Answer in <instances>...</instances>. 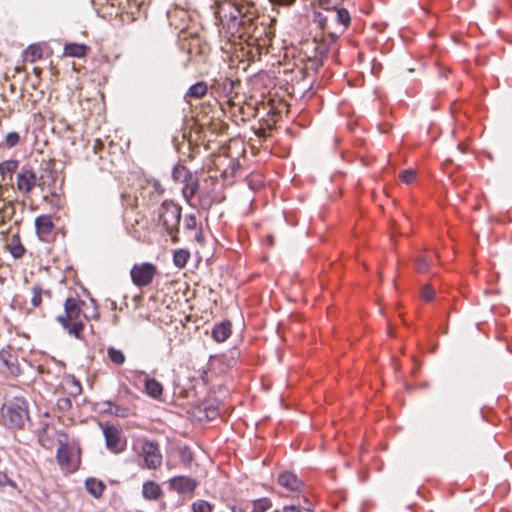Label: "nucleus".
Segmentation results:
<instances>
[{
	"mask_svg": "<svg viewBox=\"0 0 512 512\" xmlns=\"http://www.w3.org/2000/svg\"><path fill=\"white\" fill-rule=\"evenodd\" d=\"M80 304L82 302L76 298H67L64 303V313L57 317V321L70 335L81 340L84 321L87 317L82 312Z\"/></svg>",
	"mask_w": 512,
	"mask_h": 512,
	"instance_id": "nucleus-1",
	"label": "nucleus"
},
{
	"mask_svg": "<svg viewBox=\"0 0 512 512\" xmlns=\"http://www.w3.org/2000/svg\"><path fill=\"white\" fill-rule=\"evenodd\" d=\"M4 425L10 429L23 430L30 420L28 402L23 397H14L2 407Z\"/></svg>",
	"mask_w": 512,
	"mask_h": 512,
	"instance_id": "nucleus-2",
	"label": "nucleus"
},
{
	"mask_svg": "<svg viewBox=\"0 0 512 512\" xmlns=\"http://www.w3.org/2000/svg\"><path fill=\"white\" fill-rule=\"evenodd\" d=\"M299 61L303 66L298 67L296 70H292V73H295L296 78H299V80H304L309 71L317 72L323 65L317 52L316 40L307 39L301 44Z\"/></svg>",
	"mask_w": 512,
	"mask_h": 512,
	"instance_id": "nucleus-3",
	"label": "nucleus"
},
{
	"mask_svg": "<svg viewBox=\"0 0 512 512\" xmlns=\"http://www.w3.org/2000/svg\"><path fill=\"white\" fill-rule=\"evenodd\" d=\"M181 207L173 201L165 200L162 202L158 211V221L165 228L168 235L171 236L173 243L179 241L178 232L181 220Z\"/></svg>",
	"mask_w": 512,
	"mask_h": 512,
	"instance_id": "nucleus-4",
	"label": "nucleus"
},
{
	"mask_svg": "<svg viewBox=\"0 0 512 512\" xmlns=\"http://www.w3.org/2000/svg\"><path fill=\"white\" fill-rule=\"evenodd\" d=\"M225 6H228L233 11L230 12L229 20L233 23V25H238L241 28V34H250L253 32L254 19L247 15H242L241 11L231 6L230 4H221L218 7L216 14L219 15L220 19L227 18V14L225 13Z\"/></svg>",
	"mask_w": 512,
	"mask_h": 512,
	"instance_id": "nucleus-5",
	"label": "nucleus"
},
{
	"mask_svg": "<svg viewBox=\"0 0 512 512\" xmlns=\"http://www.w3.org/2000/svg\"><path fill=\"white\" fill-rule=\"evenodd\" d=\"M157 268L152 263L134 264L131 271L132 282L138 287L148 286L154 279Z\"/></svg>",
	"mask_w": 512,
	"mask_h": 512,
	"instance_id": "nucleus-6",
	"label": "nucleus"
},
{
	"mask_svg": "<svg viewBox=\"0 0 512 512\" xmlns=\"http://www.w3.org/2000/svg\"><path fill=\"white\" fill-rule=\"evenodd\" d=\"M103 435L107 448L113 453H120L126 447V440L122 438V431L114 425H104Z\"/></svg>",
	"mask_w": 512,
	"mask_h": 512,
	"instance_id": "nucleus-7",
	"label": "nucleus"
},
{
	"mask_svg": "<svg viewBox=\"0 0 512 512\" xmlns=\"http://www.w3.org/2000/svg\"><path fill=\"white\" fill-rule=\"evenodd\" d=\"M17 189L24 194H29L36 186H40L36 173L29 166H23L17 174Z\"/></svg>",
	"mask_w": 512,
	"mask_h": 512,
	"instance_id": "nucleus-8",
	"label": "nucleus"
},
{
	"mask_svg": "<svg viewBox=\"0 0 512 512\" xmlns=\"http://www.w3.org/2000/svg\"><path fill=\"white\" fill-rule=\"evenodd\" d=\"M0 371L13 377H18L21 374L18 358L10 350H0Z\"/></svg>",
	"mask_w": 512,
	"mask_h": 512,
	"instance_id": "nucleus-9",
	"label": "nucleus"
},
{
	"mask_svg": "<svg viewBox=\"0 0 512 512\" xmlns=\"http://www.w3.org/2000/svg\"><path fill=\"white\" fill-rule=\"evenodd\" d=\"M142 454L145 466L148 469H157L162 464V455L157 443L144 441L142 445Z\"/></svg>",
	"mask_w": 512,
	"mask_h": 512,
	"instance_id": "nucleus-10",
	"label": "nucleus"
},
{
	"mask_svg": "<svg viewBox=\"0 0 512 512\" xmlns=\"http://www.w3.org/2000/svg\"><path fill=\"white\" fill-rule=\"evenodd\" d=\"M338 34L336 31H329L327 34L315 35L313 40L317 41V52L322 63L329 51L336 45Z\"/></svg>",
	"mask_w": 512,
	"mask_h": 512,
	"instance_id": "nucleus-11",
	"label": "nucleus"
},
{
	"mask_svg": "<svg viewBox=\"0 0 512 512\" xmlns=\"http://www.w3.org/2000/svg\"><path fill=\"white\" fill-rule=\"evenodd\" d=\"M34 225L36 234L41 241H44L46 236L51 234L55 227L52 218L49 215H40L36 217Z\"/></svg>",
	"mask_w": 512,
	"mask_h": 512,
	"instance_id": "nucleus-12",
	"label": "nucleus"
},
{
	"mask_svg": "<svg viewBox=\"0 0 512 512\" xmlns=\"http://www.w3.org/2000/svg\"><path fill=\"white\" fill-rule=\"evenodd\" d=\"M170 487L179 493H186L194 491L197 483L190 477L176 476L170 480Z\"/></svg>",
	"mask_w": 512,
	"mask_h": 512,
	"instance_id": "nucleus-13",
	"label": "nucleus"
},
{
	"mask_svg": "<svg viewBox=\"0 0 512 512\" xmlns=\"http://www.w3.org/2000/svg\"><path fill=\"white\" fill-rule=\"evenodd\" d=\"M327 13H330V22L341 26L340 33H343L351 21L349 12L344 8L336 7L328 10Z\"/></svg>",
	"mask_w": 512,
	"mask_h": 512,
	"instance_id": "nucleus-14",
	"label": "nucleus"
},
{
	"mask_svg": "<svg viewBox=\"0 0 512 512\" xmlns=\"http://www.w3.org/2000/svg\"><path fill=\"white\" fill-rule=\"evenodd\" d=\"M278 483L290 491H300L303 482L291 472H283L278 476Z\"/></svg>",
	"mask_w": 512,
	"mask_h": 512,
	"instance_id": "nucleus-15",
	"label": "nucleus"
},
{
	"mask_svg": "<svg viewBox=\"0 0 512 512\" xmlns=\"http://www.w3.org/2000/svg\"><path fill=\"white\" fill-rule=\"evenodd\" d=\"M19 162L15 159L6 160L0 163V182H11L13 174L18 169Z\"/></svg>",
	"mask_w": 512,
	"mask_h": 512,
	"instance_id": "nucleus-16",
	"label": "nucleus"
},
{
	"mask_svg": "<svg viewBox=\"0 0 512 512\" xmlns=\"http://www.w3.org/2000/svg\"><path fill=\"white\" fill-rule=\"evenodd\" d=\"M208 91V85L204 81H199L192 86L189 87L187 92L184 95V99L189 102L190 99H201L203 98Z\"/></svg>",
	"mask_w": 512,
	"mask_h": 512,
	"instance_id": "nucleus-17",
	"label": "nucleus"
},
{
	"mask_svg": "<svg viewBox=\"0 0 512 512\" xmlns=\"http://www.w3.org/2000/svg\"><path fill=\"white\" fill-rule=\"evenodd\" d=\"M231 335V323L229 321L215 325L212 337L217 342H224Z\"/></svg>",
	"mask_w": 512,
	"mask_h": 512,
	"instance_id": "nucleus-18",
	"label": "nucleus"
},
{
	"mask_svg": "<svg viewBox=\"0 0 512 512\" xmlns=\"http://www.w3.org/2000/svg\"><path fill=\"white\" fill-rule=\"evenodd\" d=\"M142 495L147 500H157L162 495V490L154 481H147L143 484Z\"/></svg>",
	"mask_w": 512,
	"mask_h": 512,
	"instance_id": "nucleus-19",
	"label": "nucleus"
},
{
	"mask_svg": "<svg viewBox=\"0 0 512 512\" xmlns=\"http://www.w3.org/2000/svg\"><path fill=\"white\" fill-rule=\"evenodd\" d=\"M89 51V47L85 44L68 43L64 46V55L70 57H83Z\"/></svg>",
	"mask_w": 512,
	"mask_h": 512,
	"instance_id": "nucleus-20",
	"label": "nucleus"
},
{
	"mask_svg": "<svg viewBox=\"0 0 512 512\" xmlns=\"http://www.w3.org/2000/svg\"><path fill=\"white\" fill-rule=\"evenodd\" d=\"M145 392L152 398H159L163 393L162 384L154 378L145 381Z\"/></svg>",
	"mask_w": 512,
	"mask_h": 512,
	"instance_id": "nucleus-21",
	"label": "nucleus"
},
{
	"mask_svg": "<svg viewBox=\"0 0 512 512\" xmlns=\"http://www.w3.org/2000/svg\"><path fill=\"white\" fill-rule=\"evenodd\" d=\"M86 490L95 498H99L105 488L102 481H98L94 478H89L85 481Z\"/></svg>",
	"mask_w": 512,
	"mask_h": 512,
	"instance_id": "nucleus-22",
	"label": "nucleus"
},
{
	"mask_svg": "<svg viewBox=\"0 0 512 512\" xmlns=\"http://www.w3.org/2000/svg\"><path fill=\"white\" fill-rule=\"evenodd\" d=\"M56 458L61 467L70 465V449L66 444H60L57 449Z\"/></svg>",
	"mask_w": 512,
	"mask_h": 512,
	"instance_id": "nucleus-23",
	"label": "nucleus"
},
{
	"mask_svg": "<svg viewBox=\"0 0 512 512\" xmlns=\"http://www.w3.org/2000/svg\"><path fill=\"white\" fill-rule=\"evenodd\" d=\"M190 253L186 249H178L174 252L173 262L178 268H184L189 260Z\"/></svg>",
	"mask_w": 512,
	"mask_h": 512,
	"instance_id": "nucleus-24",
	"label": "nucleus"
},
{
	"mask_svg": "<svg viewBox=\"0 0 512 512\" xmlns=\"http://www.w3.org/2000/svg\"><path fill=\"white\" fill-rule=\"evenodd\" d=\"M315 21L322 30L321 34H327L329 31H332L331 26L333 23L330 22V13H327V15L321 13L315 14Z\"/></svg>",
	"mask_w": 512,
	"mask_h": 512,
	"instance_id": "nucleus-25",
	"label": "nucleus"
},
{
	"mask_svg": "<svg viewBox=\"0 0 512 512\" xmlns=\"http://www.w3.org/2000/svg\"><path fill=\"white\" fill-rule=\"evenodd\" d=\"M43 55L42 48L39 45H30L25 50V59L29 62H35L40 59Z\"/></svg>",
	"mask_w": 512,
	"mask_h": 512,
	"instance_id": "nucleus-26",
	"label": "nucleus"
},
{
	"mask_svg": "<svg viewBox=\"0 0 512 512\" xmlns=\"http://www.w3.org/2000/svg\"><path fill=\"white\" fill-rule=\"evenodd\" d=\"M107 354L110 361L116 365H122L126 360L124 353L121 350L116 349L112 346L108 347Z\"/></svg>",
	"mask_w": 512,
	"mask_h": 512,
	"instance_id": "nucleus-27",
	"label": "nucleus"
},
{
	"mask_svg": "<svg viewBox=\"0 0 512 512\" xmlns=\"http://www.w3.org/2000/svg\"><path fill=\"white\" fill-rule=\"evenodd\" d=\"M14 241H16V243H13V245L11 246V248H10V253H11V255H12L15 259H19V258H21V257L24 255V253H25L26 249H25V247L21 244L20 239H19V237H18V236H16V237H14V238H13V242H14Z\"/></svg>",
	"mask_w": 512,
	"mask_h": 512,
	"instance_id": "nucleus-28",
	"label": "nucleus"
},
{
	"mask_svg": "<svg viewBox=\"0 0 512 512\" xmlns=\"http://www.w3.org/2000/svg\"><path fill=\"white\" fill-rule=\"evenodd\" d=\"M193 512H212L213 505L205 500H197L192 503Z\"/></svg>",
	"mask_w": 512,
	"mask_h": 512,
	"instance_id": "nucleus-29",
	"label": "nucleus"
},
{
	"mask_svg": "<svg viewBox=\"0 0 512 512\" xmlns=\"http://www.w3.org/2000/svg\"><path fill=\"white\" fill-rule=\"evenodd\" d=\"M193 460V453L187 446H184L183 448L180 449V461L182 464H184L185 466H189Z\"/></svg>",
	"mask_w": 512,
	"mask_h": 512,
	"instance_id": "nucleus-30",
	"label": "nucleus"
},
{
	"mask_svg": "<svg viewBox=\"0 0 512 512\" xmlns=\"http://www.w3.org/2000/svg\"><path fill=\"white\" fill-rule=\"evenodd\" d=\"M271 501L267 498L256 500L252 512H265L271 507Z\"/></svg>",
	"mask_w": 512,
	"mask_h": 512,
	"instance_id": "nucleus-31",
	"label": "nucleus"
},
{
	"mask_svg": "<svg viewBox=\"0 0 512 512\" xmlns=\"http://www.w3.org/2000/svg\"><path fill=\"white\" fill-rule=\"evenodd\" d=\"M430 262L425 256H419L415 262V268L419 273H426L430 268Z\"/></svg>",
	"mask_w": 512,
	"mask_h": 512,
	"instance_id": "nucleus-32",
	"label": "nucleus"
},
{
	"mask_svg": "<svg viewBox=\"0 0 512 512\" xmlns=\"http://www.w3.org/2000/svg\"><path fill=\"white\" fill-rule=\"evenodd\" d=\"M20 142V135L17 132H9L5 136V146L7 148H13Z\"/></svg>",
	"mask_w": 512,
	"mask_h": 512,
	"instance_id": "nucleus-33",
	"label": "nucleus"
},
{
	"mask_svg": "<svg viewBox=\"0 0 512 512\" xmlns=\"http://www.w3.org/2000/svg\"><path fill=\"white\" fill-rule=\"evenodd\" d=\"M416 175H417L416 170H414V169H406V170H403L399 174V178L404 183L410 184V183H412L415 180Z\"/></svg>",
	"mask_w": 512,
	"mask_h": 512,
	"instance_id": "nucleus-34",
	"label": "nucleus"
},
{
	"mask_svg": "<svg viewBox=\"0 0 512 512\" xmlns=\"http://www.w3.org/2000/svg\"><path fill=\"white\" fill-rule=\"evenodd\" d=\"M420 295L425 301H431L434 298L435 290L430 284H425L421 288Z\"/></svg>",
	"mask_w": 512,
	"mask_h": 512,
	"instance_id": "nucleus-35",
	"label": "nucleus"
},
{
	"mask_svg": "<svg viewBox=\"0 0 512 512\" xmlns=\"http://www.w3.org/2000/svg\"><path fill=\"white\" fill-rule=\"evenodd\" d=\"M197 188H198V182L197 181L188 183L183 188V195L185 196V198H187L189 200V199H191L195 195V193L197 191Z\"/></svg>",
	"mask_w": 512,
	"mask_h": 512,
	"instance_id": "nucleus-36",
	"label": "nucleus"
},
{
	"mask_svg": "<svg viewBox=\"0 0 512 512\" xmlns=\"http://www.w3.org/2000/svg\"><path fill=\"white\" fill-rule=\"evenodd\" d=\"M31 304L34 307H38L42 302V288L35 286L32 288Z\"/></svg>",
	"mask_w": 512,
	"mask_h": 512,
	"instance_id": "nucleus-37",
	"label": "nucleus"
},
{
	"mask_svg": "<svg viewBox=\"0 0 512 512\" xmlns=\"http://www.w3.org/2000/svg\"><path fill=\"white\" fill-rule=\"evenodd\" d=\"M57 406L62 411H68L72 407L71 399L68 397H63L58 399Z\"/></svg>",
	"mask_w": 512,
	"mask_h": 512,
	"instance_id": "nucleus-38",
	"label": "nucleus"
},
{
	"mask_svg": "<svg viewBox=\"0 0 512 512\" xmlns=\"http://www.w3.org/2000/svg\"><path fill=\"white\" fill-rule=\"evenodd\" d=\"M341 0H319L320 6H322L326 11L338 7Z\"/></svg>",
	"mask_w": 512,
	"mask_h": 512,
	"instance_id": "nucleus-39",
	"label": "nucleus"
},
{
	"mask_svg": "<svg viewBox=\"0 0 512 512\" xmlns=\"http://www.w3.org/2000/svg\"><path fill=\"white\" fill-rule=\"evenodd\" d=\"M185 228L188 230H193L197 226L196 217L193 214L186 215L184 218Z\"/></svg>",
	"mask_w": 512,
	"mask_h": 512,
	"instance_id": "nucleus-40",
	"label": "nucleus"
},
{
	"mask_svg": "<svg viewBox=\"0 0 512 512\" xmlns=\"http://www.w3.org/2000/svg\"><path fill=\"white\" fill-rule=\"evenodd\" d=\"M204 412L206 414V417L208 419H214L217 415V409L215 407H212V406H205L204 407Z\"/></svg>",
	"mask_w": 512,
	"mask_h": 512,
	"instance_id": "nucleus-41",
	"label": "nucleus"
},
{
	"mask_svg": "<svg viewBox=\"0 0 512 512\" xmlns=\"http://www.w3.org/2000/svg\"><path fill=\"white\" fill-rule=\"evenodd\" d=\"M81 391H82V387H81L80 383L78 381H76L75 379H73L72 380V389H71L70 394L78 395L81 393Z\"/></svg>",
	"mask_w": 512,
	"mask_h": 512,
	"instance_id": "nucleus-42",
	"label": "nucleus"
},
{
	"mask_svg": "<svg viewBox=\"0 0 512 512\" xmlns=\"http://www.w3.org/2000/svg\"><path fill=\"white\" fill-rule=\"evenodd\" d=\"M9 484L12 487H15V484L12 480H10L5 474H0V485Z\"/></svg>",
	"mask_w": 512,
	"mask_h": 512,
	"instance_id": "nucleus-43",
	"label": "nucleus"
},
{
	"mask_svg": "<svg viewBox=\"0 0 512 512\" xmlns=\"http://www.w3.org/2000/svg\"><path fill=\"white\" fill-rule=\"evenodd\" d=\"M115 415L119 417H126L128 415V409L116 407Z\"/></svg>",
	"mask_w": 512,
	"mask_h": 512,
	"instance_id": "nucleus-44",
	"label": "nucleus"
},
{
	"mask_svg": "<svg viewBox=\"0 0 512 512\" xmlns=\"http://www.w3.org/2000/svg\"><path fill=\"white\" fill-rule=\"evenodd\" d=\"M294 1L295 0H270V2L273 4L284 5V6H289L292 3H294Z\"/></svg>",
	"mask_w": 512,
	"mask_h": 512,
	"instance_id": "nucleus-45",
	"label": "nucleus"
},
{
	"mask_svg": "<svg viewBox=\"0 0 512 512\" xmlns=\"http://www.w3.org/2000/svg\"><path fill=\"white\" fill-rule=\"evenodd\" d=\"M103 143L101 140L97 139L95 142H94V145H93V151L94 153H98V151H100L101 149H103Z\"/></svg>",
	"mask_w": 512,
	"mask_h": 512,
	"instance_id": "nucleus-46",
	"label": "nucleus"
},
{
	"mask_svg": "<svg viewBox=\"0 0 512 512\" xmlns=\"http://www.w3.org/2000/svg\"><path fill=\"white\" fill-rule=\"evenodd\" d=\"M284 512H302L300 509L296 508L294 505L284 506Z\"/></svg>",
	"mask_w": 512,
	"mask_h": 512,
	"instance_id": "nucleus-47",
	"label": "nucleus"
},
{
	"mask_svg": "<svg viewBox=\"0 0 512 512\" xmlns=\"http://www.w3.org/2000/svg\"><path fill=\"white\" fill-rule=\"evenodd\" d=\"M231 511L232 512H246V509H244L241 506L234 505V506L231 507Z\"/></svg>",
	"mask_w": 512,
	"mask_h": 512,
	"instance_id": "nucleus-48",
	"label": "nucleus"
},
{
	"mask_svg": "<svg viewBox=\"0 0 512 512\" xmlns=\"http://www.w3.org/2000/svg\"><path fill=\"white\" fill-rule=\"evenodd\" d=\"M33 73L39 78L41 73H42V69L39 68V67H34L33 68Z\"/></svg>",
	"mask_w": 512,
	"mask_h": 512,
	"instance_id": "nucleus-49",
	"label": "nucleus"
},
{
	"mask_svg": "<svg viewBox=\"0 0 512 512\" xmlns=\"http://www.w3.org/2000/svg\"><path fill=\"white\" fill-rule=\"evenodd\" d=\"M268 242L270 245H273L274 244V238L273 236L269 235L268 238H267Z\"/></svg>",
	"mask_w": 512,
	"mask_h": 512,
	"instance_id": "nucleus-50",
	"label": "nucleus"
},
{
	"mask_svg": "<svg viewBox=\"0 0 512 512\" xmlns=\"http://www.w3.org/2000/svg\"><path fill=\"white\" fill-rule=\"evenodd\" d=\"M394 361H395V370L398 371L400 368V365L397 360H394Z\"/></svg>",
	"mask_w": 512,
	"mask_h": 512,
	"instance_id": "nucleus-51",
	"label": "nucleus"
},
{
	"mask_svg": "<svg viewBox=\"0 0 512 512\" xmlns=\"http://www.w3.org/2000/svg\"><path fill=\"white\" fill-rule=\"evenodd\" d=\"M52 166H53V164L51 163V161H49V162L47 163V168H48V169H51V167H52Z\"/></svg>",
	"mask_w": 512,
	"mask_h": 512,
	"instance_id": "nucleus-52",
	"label": "nucleus"
},
{
	"mask_svg": "<svg viewBox=\"0 0 512 512\" xmlns=\"http://www.w3.org/2000/svg\"><path fill=\"white\" fill-rule=\"evenodd\" d=\"M407 71H408L409 73H412V72H414V68H408V69H407Z\"/></svg>",
	"mask_w": 512,
	"mask_h": 512,
	"instance_id": "nucleus-53",
	"label": "nucleus"
},
{
	"mask_svg": "<svg viewBox=\"0 0 512 512\" xmlns=\"http://www.w3.org/2000/svg\"><path fill=\"white\" fill-rule=\"evenodd\" d=\"M458 149L460 150L461 149V152L463 153L464 152V148H462L461 145H458Z\"/></svg>",
	"mask_w": 512,
	"mask_h": 512,
	"instance_id": "nucleus-54",
	"label": "nucleus"
},
{
	"mask_svg": "<svg viewBox=\"0 0 512 512\" xmlns=\"http://www.w3.org/2000/svg\"><path fill=\"white\" fill-rule=\"evenodd\" d=\"M3 223H4V219H3V218H1V220H0V225H1V224H3Z\"/></svg>",
	"mask_w": 512,
	"mask_h": 512,
	"instance_id": "nucleus-55",
	"label": "nucleus"
}]
</instances>
